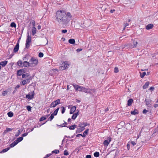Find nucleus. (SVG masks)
<instances>
[{
	"mask_svg": "<svg viewBox=\"0 0 158 158\" xmlns=\"http://www.w3.org/2000/svg\"><path fill=\"white\" fill-rule=\"evenodd\" d=\"M51 155V154H47L46 156V158H47V157H49Z\"/></svg>",
	"mask_w": 158,
	"mask_h": 158,
	"instance_id": "obj_63",
	"label": "nucleus"
},
{
	"mask_svg": "<svg viewBox=\"0 0 158 158\" xmlns=\"http://www.w3.org/2000/svg\"><path fill=\"white\" fill-rule=\"evenodd\" d=\"M88 89L85 88V87H83V89H82V91H83L84 92L87 93L88 91H87Z\"/></svg>",
	"mask_w": 158,
	"mask_h": 158,
	"instance_id": "obj_43",
	"label": "nucleus"
},
{
	"mask_svg": "<svg viewBox=\"0 0 158 158\" xmlns=\"http://www.w3.org/2000/svg\"><path fill=\"white\" fill-rule=\"evenodd\" d=\"M148 112V111L146 109H144L143 111V114H146L147 112Z\"/></svg>",
	"mask_w": 158,
	"mask_h": 158,
	"instance_id": "obj_58",
	"label": "nucleus"
},
{
	"mask_svg": "<svg viewBox=\"0 0 158 158\" xmlns=\"http://www.w3.org/2000/svg\"><path fill=\"white\" fill-rule=\"evenodd\" d=\"M131 113L132 114L135 115L138 114L139 112L137 110L135 109L134 110L131 111Z\"/></svg>",
	"mask_w": 158,
	"mask_h": 158,
	"instance_id": "obj_21",
	"label": "nucleus"
},
{
	"mask_svg": "<svg viewBox=\"0 0 158 158\" xmlns=\"http://www.w3.org/2000/svg\"><path fill=\"white\" fill-rule=\"evenodd\" d=\"M17 144V143H16V142L15 141L13 143H11L10 145V146L11 148L15 146Z\"/></svg>",
	"mask_w": 158,
	"mask_h": 158,
	"instance_id": "obj_29",
	"label": "nucleus"
},
{
	"mask_svg": "<svg viewBox=\"0 0 158 158\" xmlns=\"http://www.w3.org/2000/svg\"><path fill=\"white\" fill-rule=\"evenodd\" d=\"M7 91H3L2 92V95L3 96H4L6 95L7 94Z\"/></svg>",
	"mask_w": 158,
	"mask_h": 158,
	"instance_id": "obj_51",
	"label": "nucleus"
},
{
	"mask_svg": "<svg viewBox=\"0 0 158 158\" xmlns=\"http://www.w3.org/2000/svg\"><path fill=\"white\" fill-rule=\"evenodd\" d=\"M64 155L67 156L69 154V153L67 150H65L64 151Z\"/></svg>",
	"mask_w": 158,
	"mask_h": 158,
	"instance_id": "obj_46",
	"label": "nucleus"
},
{
	"mask_svg": "<svg viewBox=\"0 0 158 158\" xmlns=\"http://www.w3.org/2000/svg\"><path fill=\"white\" fill-rule=\"evenodd\" d=\"M46 119V118L44 117H42L41 118H40V121H41L45 120Z\"/></svg>",
	"mask_w": 158,
	"mask_h": 158,
	"instance_id": "obj_50",
	"label": "nucleus"
},
{
	"mask_svg": "<svg viewBox=\"0 0 158 158\" xmlns=\"http://www.w3.org/2000/svg\"><path fill=\"white\" fill-rule=\"evenodd\" d=\"M87 91L88 92H87V93H89L90 94H91V91H92L93 92H94L95 91V90L94 89H88Z\"/></svg>",
	"mask_w": 158,
	"mask_h": 158,
	"instance_id": "obj_35",
	"label": "nucleus"
},
{
	"mask_svg": "<svg viewBox=\"0 0 158 158\" xmlns=\"http://www.w3.org/2000/svg\"><path fill=\"white\" fill-rule=\"evenodd\" d=\"M91 21L89 20H85L83 23V24H81V27L82 28L87 27H89L91 24Z\"/></svg>",
	"mask_w": 158,
	"mask_h": 158,
	"instance_id": "obj_3",
	"label": "nucleus"
},
{
	"mask_svg": "<svg viewBox=\"0 0 158 158\" xmlns=\"http://www.w3.org/2000/svg\"><path fill=\"white\" fill-rule=\"evenodd\" d=\"M8 115L9 117H11L13 116V114L12 112H10L8 113Z\"/></svg>",
	"mask_w": 158,
	"mask_h": 158,
	"instance_id": "obj_34",
	"label": "nucleus"
},
{
	"mask_svg": "<svg viewBox=\"0 0 158 158\" xmlns=\"http://www.w3.org/2000/svg\"><path fill=\"white\" fill-rule=\"evenodd\" d=\"M149 84V82L148 81L145 84L143 85V89H146L147 88Z\"/></svg>",
	"mask_w": 158,
	"mask_h": 158,
	"instance_id": "obj_20",
	"label": "nucleus"
},
{
	"mask_svg": "<svg viewBox=\"0 0 158 158\" xmlns=\"http://www.w3.org/2000/svg\"><path fill=\"white\" fill-rule=\"evenodd\" d=\"M23 71V70L22 69H20L18 70L17 71V75L19 76L21 75Z\"/></svg>",
	"mask_w": 158,
	"mask_h": 158,
	"instance_id": "obj_28",
	"label": "nucleus"
},
{
	"mask_svg": "<svg viewBox=\"0 0 158 158\" xmlns=\"http://www.w3.org/2000/svg\"><path fill=\"white\" fill-rule=\"evenodd\" d=\"M69 42L71 44H74L75 43V40L74 39H71L69 40Z\"/></svg>",
	"mask_w": 158,
	"mask_h": 158,
	"instance_id": "obj_26",
	"label": "nucleus"
},
{
	"mask_svg": "<svg viewBox=\"0 0 158 158\" xmlns=\"http://www.w3.org/2000/svg\"><path fill=\"white\" fill-rule=\"evenodd\" d=\"M84 123H82L81 124H80L79 125V127H81L82 129V126H84Z\"/></svg>",
	"mask_w": 158,
	"mask_h": 158,
	"instance_id": "obj_59",
	"label": "nucleus"
},
{
	"mask_svg": "<svg viewBox=\"0 0 158 158\" xmlns=\"http://www.w3.org/2000/svg\"><path fill=\"white\" fill-rule=\"evenodd\" d=\"M62 109L61 110V113L62 114H63L65 111V109L64 107L63 106L62 107Z\"/></svg>",
	"mask_w": 158,
	"mask_h": 158,
	"instance_id": "obj_54",
	"label": "nucleus"
},
{
	"mask_svg": "<svg viewBox=\"0 0 158 158\" xmlns=\"http://www.w3.org/2000/svg\"><path fill=\"white\" fill-rule=\"evenodd\" d=\"M17 64L19 66H22L23 64V62L21 60H19L17 62Z\"/></svg>",
	"mask_w": 158,
	"mask_h": 158,
	"instance_id": "obj_30",
	"label": "nucleus"
},
{
	"mask_svg": "<svg viewBox=\"0 0 158 158\" xmlns=\"http://www.w3.org/2000/svg\"><path fill=\"white\" fill-rule=\"evenodd\" d=\"M128 25H129V24L128 23H124V28L123 29V30H124L125 29L126 27L127 26H128Z\"/></svg>",
	"mask_w": 158,
	"mask_h": 158,
	"instance_id": "obj_47",
	"label": "nucleus"
},
{
	"mask_svg": "<svg viewBox=\"0 0 158 158\" xmlns=\"http://www.w3.org/2000/svg\"><path fill=\"white\" fill-rule=\"evenodd\" d=\"M27 109L28 111H30L31 110V107L30 106H27Z\"/></svg>",
	"mask_w": 158,
	"mask_h": 158,
	"instance_id": "obj_53",
	"label": "nucleus"
},
{
	"mask_svg": "<svg viewBox=\"0 0 158 158\" xmlns=\"http://www.w3.org/2000/svg\"><path fill=\"white\" fill-rule=\"evenodd\" d=\"M32 24L34 27L35 25V22L34 20H32L31 22Z\"/></svg>",
	"mask_w": 158,
	"mask_h": 158,
	"instance_id": "obj_57",
	"label": "nucleus"
},
{
	"mask_svg": "<svg viewBox=\"0 0 158 158\" xmlns=\"http://www.w3.org/2000/svg\"><path fill=\"white\" fill-rule=\"evenodd\" d=\"M138 44V42L137 41H135V40H134L133 42V44L131 45L130 47L131 48H134L136 47L137 44Z\"/></svg>",
	"mask_w": 158,
	"mask_h": 158,
	"instance_id": "obj_11",
	"label": "nucleus"
},
{
	"mask_svg": "<svg viewBox=\"0 0 158 158\" xmlns=\"http://www.w3.org/2000/svg\"><path fill=\"white\" fill-rule=\"evenodd\" d=\"M30 67H33L36 66L38 63V60L35 58L32 57L29 61Z\"/></svg>",
	"mask_w": 158,
	"mask_h": 158,
	"instance_id": "obj_2",
	"label": "nucleus"
},
{
	"mask_svg": "<svg viewBox=\"0 0 158 158\" xmlns=\"http://www.w3.org/2000/svg\"><path fill=\"white\" fill-rule=\"evenodd\" d=\"M59 108H58L54 111L53 113L54 115H57V113H58V110H59Z\"/></svg>",
	"mask_w": 158,
	"mask_h": 158,
	"instance_id": "obj_32",
	"label": "nucleus"
},
{
	"mask_svg": "<svg viewBox=\"0 0 158 158\" xmlns=\"http://www.w3.org/2000/svg\"><path fill=\"white\" fill-rule=\"evenodd\" d=\"M54 118V115L53 114H52L48 118V120H50V121H51Z\"/></svg>",
	"mask_w": 158,
	"mask_h": 158,
	"instance_id": "obj_36",
	"label": "nucleus"
},
{
	"mask_svg": "<svg viewBox=\"0 0 158 158\" xmlns=\"http://www.w3.org/2000/svg\"><path fill=\"white\" fill-rule=\"evenodd\" d=\"M28 134V133H25L22 134V136L24 137L26 136Z\"/></svg>",
	"mask_w": 158,
	"mask_h": 158,
	"instance_id": "obj_60",
	"label": "nucleus"
},
{
	"mask_svg": "<svg viewBox=\"0 0 158 158\" xmlns=\"http://www.w3.org/2000/svg\"><path fill=\"white\" fill-rule=\"evenodd\" d=\"M36 33V28L34 27H32V35H34Z\"/></svg>",
	"mask_w": 158,
	"mask_h": 158,
	"instance_id": "obj_24",
	"label": "nucleus"
},
{
	"mask_svg": "<svg viewBox=\"0 0 158 158\" xmlns=\"http://www.w3.org/2000/svg\"><path fill=\"white\" fill-rule=\"evenodd\" d=\"M59 152V151L58 150H55L54 151H52V153H55V154H58Z\"/></svg>",
	"mask_w": 158,
	"mask_h": 158,
	"instance_id": "obj_37",
	"label": "nucleus"
},
{
	"mask_svg": "<svg viewBox=\"0 0 158 158\" xmlns=\"http://www.w3.org/2000/svg\"><path fill=\"white\" fill-rule=\"evenodd\" d=\"M23 65L24 66L28 67H30V62H28L27 61H24L23 62Z\"/></svg>",
	"mask_w": 158,
	"mask_h": 158,
	"instance_id": "obj_13",
	"label": "nucleus"
},
{
	"mask_svg": "<svg viewBox=\"0 0 158 158\" xmlns=\"http://www.w3.org/2000/svg\"><path fill=\"white\" fill-rule=\"evenodd\" d=\"M72 17L70 13L68 12L66 14L65 11L60 10L57 12L56 19L59 23L63 25H66L69 22Z\"/></svg>",
	"mask_w": 158,
	"mask_h": 158,
	"instance_id": "obj_1",
	"label": "nucleus"
},
{
	"mask_svg": "<svg viewBox=\"0 0 158 158\" xmlns=\"http://www.w3.org/2000/svg\"><path fill=\"white\" fill-rule=\"evenodd\" d=\"M79 111H78V112H77V113H75V114H74L73 115V116H72V118L73 119H75V118H77V116L79 115Z\"/></svg>",
	"mask_w": 158,
	"mask_h": 158,
	"instance_id": "obj_17",
	"label": "nucleus"
},
{
	"mask_svg": "<svg viewBox=\"0 0 158 158\" xmlns=\"http://www.w3.org/2000/svg\"><path fill=\"white\" fill-rule=\"evenodd\" d=\"M146 73L145 72H144L142 73H140V77L141 78H143L144 77V76L145 75H146Z\"/></svg>",
	"mask_w": 158,
	"mask_h": 158,
	"instance_id": "obj_39",
	"label": "nucleus"
},
{
	"mask_svg": "<svg viewBox=\"0 0 158 158\" xmlns=\"http://www.w3.org/2000/svg\"><path fill=\"white\" fill-rule=\"evenodd\" d=\"M23 138L22 137H20L17 139L16 140H15V141L16 143H18L19 142H21V141L23 140Z\"/></svg>",
	"mask_w": 158,
	"mask_h": 158,
	"instance_id": "obj_22",
	"label": "nucleus"
},
{
	"mask_svg": "<svg viewBox=\"0 0 158 158\" xmlns=\"http://www.w3.org/2000/svg\"><path fill=\"white\" fill-rule=\"evenodd\" d=\"M86 158H91V156L90 155H87L86 156Z\"/></svg>",
	"mask_w": 158,
	"mask_h": 158,
	"instance_id": "obj_61",
	"label": "nucleus"
},
{
	"mask_svg": "<svg viewBox=\"0 0 158 158\" xmlns=\"http://www.w3.org/2000/svg\"><path fill=\"white\" fill-rule=\"evenodd\" d=\"M60 100L59 99H58L51 103L49 107L50 108L55 107L56 106L60 104Z\"/></svg>",
	"mask_w": 158,
	"mask_h": 158,
	"instance_id": "obj_5",
	"label": "nucleus"
},
{
	"mask_svg": "<svg viewBox=\"0 0 158 158\" xmlns=\"http://www.w3.org/2000/svg\"><path fill=\"white\" fill-rule=\"evenodd\" d=\"M89 130L88 129H86L85 131L83 133V135L82 136L83 137H85L86 135H87L89 132Z\"/></svg>",
	"mask_w": 158,
	"mask_h": 158,
	"instance_id": "obj_19",
	"label": "nucleus"
},
{
	"mask_svg": "<svg viewBox=\"0 0 158 158\" xmlns=\"http://www.w3.org/2000/svg\"><path fill=\"white\" fill-rule=\"evenodd\" d=\"M28 76L29 75L27 73H26L25 74H23L22 75V77L23 78H24L25 77H28Z\"/></svg>",
	"mask_w": 158,
	"mask_h": 158,
	"instance_id": "obj_40",
	"label": "nucleus"
},
{
	"mask_svg": "<svg viewBox=\"0 0 158 158\" xmlns=\"http://www.w3.org/2000/svg\"><path fill=\"white\" fill-rule=\"evenodd\" d=\"M131 143L133 145H135L136 144L135 143V142L134 141H131Z\"/></svg>",
	"mask_w": 158,
	"mask_h": 158,
	"instance_id": "obj_64",
	"label": "nucleus"
},
{
	"mask_svg": "<svg viewBox=\"0 0 158 158\" xmlns=\"http://www.w3.org/2000/svg\"><path fill=\"white\" fill-rule=\"evenodd\" d=\"M12 130V129L6 128V130L4 131L3 133L6 134L8 132L11 131Z\"/></svg>",
	"mask_w": 158,
	"mask_h": 158,
	"instance_id": "obj_27",
	"label": "nucleus"
},
{
	"mask_svg": "<svg viewBox=\"0 0 158 158\" xmlns=\"http://www.w3.org/2000/svg\"><path fill=\"white\" fill-rule=\"evenodd\" d=\"M76 126V125L74 124L73 125L69 127V128L70 130H74Z\"/></svg>",
	"mask_w": 158,
	"mask_h": 158,
	"instance_id": "obj_31",
	"label": "nucleus"
},
{
	"mask_svg": "<svg viewBox=\"0 0 158 158\" xmlns=\"http://www.w3.org/2000/svg\"><path fill=\"white\" fill-rule=\"evenodd\" d=\"M133 101V99L131 98L129 99L127 101V105L129 106H131Z\"/></svg>",
	"mask_w": 158,
	"mask_h": 158,
	"instance_id": "obj_16",
	"label": "nucleus"
},
{
	"mask_svg": "<svg viewBox=\"0 0 158 158\" xmlns=\"http://www.w3.org/2000/svg\"><path fill=\"white\" fill-rule=\"evenodd\" d=\"M68 66H69V65L67 64V63L64 62L62 63V66L60 67V68L61 70H64L68 68Z\"/></svg>",
	"mask_w": 158,
	"mask_h": 158,
	"instance_id": "obj_6",
	"label": "nucleus"
},
{
	"mask_svg": "<svg viewBox=\"0 0 158 158\" xmlns=\"http://www.w3.org/2000/svg\"><path fill=\"white\" fill-rule=\"evenodd\" d=\"M26 80H23L22 81V84L23 85H24L27 83H28L30 82V78H28V77L26 79Z\"/></svg>",
	"mask_w": 158,
	"mask_h": 158,
	"instance_id": "obj_12",
	"label": "nucleus"
},
{
	"mask_svg": "<svg viewBox=\"0 0 158 158\" xmlns=\"http://www.w3.org/2000/svg\"><path fill=\"white\" fill-rule=\"evenodd\" d=\"M84 123V126H82V129H80L79 131V132H80L81 131H82L84 129V127L85 126H87V125H89V124H88L87 123Z\"/></svg>",
	"mask_w": 158,
	"mask_h": 158,
	"instance_id": "obj_23",
	"label": "nucleus"
},
{
	"mask_svg": "<svg viewBox=\"0 0 158 158\" xmlns=\"http://www.w3.org/2000/svg\"><path fill=\"white\" fill-rule=\"evenodd\" d=\"M9 149H10L9 148H7L4 149L2 151V152H6Z\"/></svg>",
	"mask_w": 158,
	"mask_h": 158,
	"instance_id": "obj_45",
	"label": "nucleus"
},
{
	"mask_svg": "<svg viewBox=\"0 0 158 158\" xmlns=\"http://www.w3.org/2000/svg\"><path fill=\"white\" fill-rule=\"evenodd\" d=\"M7 63V61L5 60L0 62V65H2L3 67L5 66Z\"/></svg>",
	"mask_w": 158,
	"mask_h": 158,
	"instance_id": "obj_14",
	"label": "nucleus"
},
{
	"mask_svg": "<svg viewBox=\"0 0 158 158\" xmlns=\"http://www.w3.org/2000/svg\"><path fill=\"white\" fill-rule=\"evenodd\" d=\"M83 87H83L79 86L78 90H79L80 91H82V89H83Z\"/></svg>",
	"mask_w": 158,
	"mask_h": 158,
	"instance_id": "obj_52",
	"label": "nucleus"
},
{
	"mask_svg": "<svg viewBox=\"0 0 158 158\" xmlns=\"http://www.w3.org/2000/svg\"><path fill=\"white\" fill-rule=\"evenodd\" d=\"M111 140V139L110 138H108L107 139L105 140L103 144L105 145L108 146Z\"/></svg>",
	"mask_w": 158,
	"mask_h": 158,
	"instance_id": "obj_9",
	"label": "nucleus"
},
{
	"mask_svg": "<svg viewBox=\"0 0 158 158\" xmlns=\"http://www.w3.org/2000/svg\"><path fill=\"white\" fill-rule=\"evenodd\" d=\"M31 42V37L30 35H29V33H28V35L27 37V38L26 40V48H28L30 46V43Z\"/></svg>",
	"mask_w": 158,
	"mask_h": 158,
	"instance_id": "obj_4",
	"label": "nucleus"
},
{
	"mask_svg": "<svg viewBox=\"0 0 158 158\" xmlns=\"http://www.w3.org/2000/svg\"><path fill=\"white\" fill-rule=\"evenodd\" d=\"M67 32V30L66 29L63 30L61 31L62 33H65Z\"/></svg>",
	"mask_w": 158,
	"mask_h": 158,
	"instance_id": "obj_56",
	"label": "nucleus"
},
{
	"mask_svg": "<svg viewBox=\"0 0 158 158\" xmlns=\"http://www.w3.org/2000/svg\"><path fill=\"white\" fill-rule=\"evenodd\" d=\"M10 26L12 27H15L16 25L15 23H12L10 24Z\"/></svg>",
	"mask_w": 158,
	"mask_h": 158,
	"instance_id": "obj_42",
	"label": "nucleus"
},
{
	"mask_svg": "<svg viewBox=\"0 0 158 158\" xmlns=\"http://www.w3.org/2000/svg\"><path fill=\"white\" fill-rule=\"evenodd\" d=\"M118 69L117 67H115L114 69V72L115 73H117L118 72Z\"/></svg>",
	"mask_w": 158,
	"mask_h": 158,
	"instance_id": "obj_44",
	"label": "nucleus"
},
{
	"mask_svg": "<svg viewBox=\"0 0 158 158\" xmlns=\"http://www.w3.org/2000/svg\"><path fill=\"white\" fill-rule=\"evenodd\" d=\"M149 131V129L148 128L145 127H143L141 129V131L139 134V135L140 134V133L142 132H148Z\"/></svg>",
	"mask_w": 158,
	"mask_h": 158,
	"instance_id": "obj_10",
	"label": "nucleus"
},
{
	"mask_svg": "<svg viewBox=\"0 0 158 158\" xmlns=\"http://www.w3.org/2000/svg\"><path fill=\"white\" fill-rule=\"evenodd\" d=\"M82 50V49H81V48H78L77 50V52H79Z\"/></svg>",
	"mask_w": 158,
	"mask_h": 158,
	"instance_id": "obj_62",
	"label": "nucleus"
},
{
	"mask_svg": "<svg viewBox=\"0 0 158 158\" xmlns=\"http://www.w3.org/2000/svg\"><path fill=\"white\" fill-rule=\"evenodd\" d=\"M43 56H44V54L42 52H40L39 53V56L40 57H42Z\"/></svg>",
	"mask_w": 158,
	"mask_h": 158,
	"instance_id": "obj_48",
	"label": "nucleus"
},
{
	"mask_svg": "<svg viewBox=\"0 0 158 158\" xmlns=\"http://www.w3.org/2000/svg\"><path fill=\"white\" fill-rule=\"evenodd\" d=\"M153 27V25L152 24H150L148 25L146 27V28L147 29L149 30L152 29Z\"/></svg>",
	"mask_w": 158,
	"mask_h": 158,
	"instance_id": "obj_18",
	"label": "nucleus"
},
{
	"mask_svg": "<svg viewBox=\"0 0 158 158\" xmlns=\"http://www.w3.org/2000/svg\"><path fill=\"white\" fill-rule=\"evenodd\" d=\"M131 45L130 43H128L124 45V47H123V48H130V46Z\"/></svg>",
	"mask_w": 158,
	"mask_h": 158,
	"instance_id": "obj_25",
	"label": "nucleus"
},
{
	"mask_svg": "<svg viewBox=\"0 0 158 158\" xmlns=\"http://www.w3.org/2000/svg\"><path fill=\"white\" fill-rule=\"evenodd\" d=\"M94 156L96 157H98L99 156V153L98 152H96L94 154Z\"/></svg>",
	"mask_w": 158,
	"mask_h": 158,
	"instance_id": "obj_38",
	"label": "nucleus"
},
{
	"mask_svg": "<svg viewBox=\"0 0 158 158\" xmlns=\"http://www.w3.org/2000/svg\"><path fill=\"white\" fill-rule=\"evenodd\" d=\"M21 133L20 131L19 130L18 131V132L16 133L15 135V136L16 137H18Z\"/></svg>",
	"mask_w": 158,
	"mask_h": 158,
	"instance_id": "obj_49",
	"label": "nucleus"
},
{
	"mask_svg": "<svg viewBox=\"0 0 158 158\" xmlns=\"http://www.w3.org/2000/svg\"><path fill=\"white\" fill-rule=\"evenodd\" d=\"M19 42L17 43L15 47L14 48L13 50L14 52H17L19 49Z\"/></svg>",
	"mask_w": 158,
	"mask_h": 158,
	"instance_id": "obj_8",
	"label": "nucleus"
},
{
	"mask_svg": "<svg viewBox=\"0 0 158 158\" xmlns=\"http://www.w3.org/2000/svg\"><path fill=\"white\" fill-rule=\"evenodd\" d=\"M76 110V107L75 106H73L72 107L70 110V114H73L75 112Z\"/></svg>",
	"mask_w": 158,
	"mask_h": 158,
	"instance_id": "obj_15",
	"label": "nucleus"
},
{
	"mask_svg": "<svg viewBox=\"0 0 158 158\" xmlns=\"http://www.w3.org/2000/svg\"><path fill=\"white\" fill-rule=\"evenodd\" d=\"M154 88L153 87H151L149 88V89L151 91H152L154 90Z\"/></svg>",
	"mask_w": 158,
	"mask_h": 158,
	"instance_id": "obj_55",
	"label": "nucleus"
},
{
	"mask_svg": "<svg viewBox=\"0 0 158 158\" xmlns=\"http://www.w3.org/2000/svg\"><path fill=\"white\" fill-rule=\"evenodd\" d=\"M151 101L150 100H145V102H146V104L147 105H148L151 102Z\"/></svg>",
	"mask_w": 158,
	"mask_h": 158,
	"instance_id": "obj_33",
	"label": "nucleus"
},
{
	"mask_svg": "<svg viewBox=\"0 0 158 158\" xmlns=\"http://www.w3.org/2000/svg\"><path fill=\"white\" fill-rule=\"evenodd\" d=\"M32 93L31 95H30L29 94L26 95V98L29 99H32V98H33L34 96V91H33L32 92V93Z\"/></svg>",
	"mask_w": 158,
	"mask_h": 158,
	"instance_id": "obj_7",
	"label": "nucleus"
},
{
	"mask_svg": "<svg viewBox=\"0 0 158 158\" xmlns=\"http://www.w3.org/2000/svg\"><path fill=\"white\" fill-rule=\"evenodd\" d=\"M73 85L76 90H78L79 86H78V85H74L73 84Z\"/></svg>",
	"mask_w": 158,
	"mask_h": 158,
	"instance_id": "obj_41",
	"label": "nucleus"
}]
</instances>
